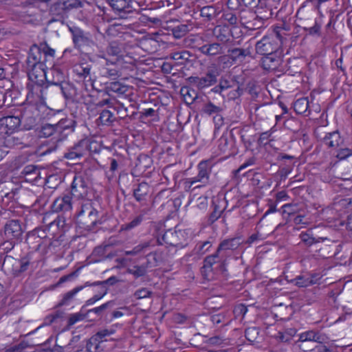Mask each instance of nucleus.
<instances>
[{"mask_svg":"<svg viewBox=\"0 0 352 352\" xmlns=\"http://www.w3.org/2000/svg\"><path fill=\"white\" fill-rule=\"evenodd\" d=\"M232 248V243H219L216 252L206 256L203 262V266L200 269V273L203 279L207 281L225 278L228 276V270L225 261L221 260L219 252L223 250Z\"/></svg>","mask_w":352,"mask_h":352,"instance_id":"nucleus-1","label":"nucleus"},{"mask_svg":"<svg viewBox=\"0 0 352 352\" xmlns=\"http://www.w3.org/2000/svg\"><path fill=\"white\" fill-rule=\"evenodd\" d=\"M43 65L27 67L29 82L27 83V99L31 102L43 99L45 89H47V72L46 69L42 67Z\"/></svg>","mask_w":352,"mask_h":352,"instance_id":"nucleus-2","label":"nucleus"},{"mask_svg":"<svg viewBox=\"0 0 352 352\" xmlns=\"http://www.w3.org/2000/svg\"><path fill=\"white\" fill-rule=\"evenodd\" d=\"M83 3L80 0H57L50 8V14L53 21L63 23L73 10L82 8Z\"/></svg>","mask_w":352,"mask_h":352,"instance_id":"nucleus-3","label":"nucleus"},{"mask_svg":"<svg viewBox=\"0 0 352 352\" xmlns=\"http://www.w3.org/2000/svg\"><path fill=\"white\" fill-rule=\"evenodd\" d=\"M98 217L99 212L94 207L93 203L87 200L82 204L78 213V222L83 228L91 230L97 223H102Z\"/></svg>","mask_w":352,"mask_h":352,"instance_id":"nucleus-4","label":"nucleus"},{"mask_svg":"<svg viewBox=\"0 0 352 352\" xmlns=\"http://www.w3.org/2000/svg\"><path fill=\"white\" fill-rule=\"evenodd\" d=\"M283 43V38L276 32L272 34L265 36L261 40L256 44V52L263 56L273 54L281 50L280 47Z\"/></svg>","mask_w":352,"mask_h":352,"instance_id":"nucleus-5","label":"nucleus"},{"mask_svg":"<svg viewBox=\"0 0 352 352\" xmlns=\"http://www.w3.org/2000/svg\"><path fill=\"white\" fill-rule=\"evenodd\" d=\"M283 58L284 55L282 50L273 54L264 56L261 60L262 67L265 70L278 71L286 73L289 71L287 63L290 61V59H287V63H285Z\"/></svg>","mask_w":352,"mask_h":352,"instance_id":"nucleus-6","label":"nucleus"},{"mask_svg":"<svg viewBox=\"0 0 352 352\" xmlns=\"http://www.w3.org/2000/svg\"><path fill=\"white\" fill-rule=\"evenodd\" d=\"M93 144L96 143L91 142L89 139H82L69 147L64 153L63 157L73 162L80 161L87 155L88 151H92Z\"/></svg>","mask_w":352,"mask_h":352,"instance_id":"nucleus-7","label":"nucleus"},{"mask_svg":"<svg viewBox=\"0 0 352 352\" xmlns=\"http://www.w3.org/2000/svg\"><path fill=\"white\" fill-rule=\"evenodd\" d=\"M112 9L122 19H126L128 14L136 11L140 4L137 0H107Z\"/></svg>","mask_w":352,"mask_h":352,"instance_id":"nucleus-8","label":"nucleus"},{"mask_svg":"<svg viewBox=\"0 0 352 352\" xmlns=\"http://www.w3.org/2000/svg\"><path fill=\"white\" fill-rule=\"evenodd\" d=\"M198 170L199 172L197 176L186 178L184 181L185 188L188 190L192 185L197 183H201V184L196 185L193 189L204 186L208 183L210 168L208 166V163L206 162H200L198 165Z\"/></svg>","mask_w":352,"mask_h":352,"instance_id":"nucleus-9","label":"nucleus"},{"mask_svg":"<svg viewBox=\"0 0 352 352\" xmlns=\"http://www.w3.org/2000/svg\"><path fill=\"white\" fill-rule=\"evenodd\" d=\"M219 72L217 68H210L204 76L190 77L189 80L198 89L202 90L216 84Z\"/></svg>","mask_w":352,"mask_h":352,"instance_id":"nucleus-10","label":"nucleus"},{"mask_svg":"<svg viewBox=\"0 0 352 352\" xmlns=\"http://www.w3.org/2000/svg\"><path fill=\"white\" fill-rule=\"evenodd\" d=\"M56 125L58 131L57 142H60L74 132L77 126V122L73 117H67L60 120Z\"/></svg>","mask_w":352,"mask_h":352,"instance_id":"nucleus-11","label":"nucleus"},{"mask_svg":"<svg viewBox=\"0 0 352 352\" xmlns=\"http://www.w3.org/2000/svg\"><path fill=\"white\" fill-rule=\"evenodd\" d=\"M116 329L113 328L104 329L98 331L87 342V352H99V345L101 342L107 341V338L113 335Z\"/></svg>","mask_w":352,"mask_h":352,"instance_id":"nucleus-12","label":"nucleus"},{"mask_svg":"<svg viewBox=\"0 0 352 352\" xmlns=\"http://www.w3.org/2000/svg\"><path fill=\"white\" fill-rule=\"evenodd\" d=\"M69 30L72 35V41L76 48H80L82 46H90L94 41L88 32L77 26H69Z\"/></svg>","mask_w":352,"mask_h":352,"instance_id":"nucleus-13","label":"nucleus"},{"mask_svg":"<svg viewBox=\"0 0 352 352\" xmlns=\"http://www.w3.org/2000/svg\"><path fill=\"white\" fill-rule=\"evenodd\" d=\"M197 51L208 58H215L221 56L225 52V48L221 43L214 41H207L197 46Z\"/></svg>","mask_w":352,"mask_h":352,"instance_id":"nucleus-14","label":"nucleus"},{"mask_svg":"<svg viewBox=\"0 0 352 352\" xmlns=\"http://www.w3.org/2000/svg\"><path fill=\"white\" fill-rule=\"evenodd\" d=\"M88 185L85 179L81 175L74 177L71 185L70 195L77 199L87 196L88 193Z\"/></svg>","mask_w":352,"mask_h":352,"instance_id":"nucleus-15","label":"nucleus"},{"mask_svg":"<svg viewBox=\"0 0 352 352\" xmlns=\"http://www.w3.org/2000/svg\"><path fill=\"white\" fill-rule=\"evenodd\" d=\"M277 332L272 335V338L278 343L289 342L296 336L297 329L294 327H282L280 323L276 324Z\"/></svg>","mask_w":352,"mask_h":352,"instance_id":"nucleus-16","label":"nucleus"},{"mask_svg":"<svg viewBox=\"0 0 352 352\" xmlns=\"http://www.w3.org/2000/svg\"><path fill=\"white\" fill-rule=\"evenodd\" d=\"M23 234L21 223L19 220L12 219L6 222L4 226V234L6 240L4 242L10 241L19 240Z\"/></svg>","mask_w":352,"mask_h":352,"instance_id":"nucleus-17","label":"nucleus"},{"mask_svg":"<svg viewBox=\"0 0 352 352\" xmlns=\"http://www.w3.org/2000/svg\"><path fill=\"white\" fill-rule=\"evenodd\" d=\"M30 137L28 134L22 133H14L8 135L5 139V142L8 147H20L28 146L30 144Z\"/></svg>","mask_w":352,"mask_h":352,"instance_id":"nucleus-18","label":"nucleus"},{"mask_svg":"<svg viewBox=\"0 0 352 352\" xmlns=\"http://www.w3.org/2000/svg\"><path fill=\"white\" fill-rule=\"evenodd\" d=\"M250 54L248 49L240 47H230L227 51V57L232 64H240L243 63L246 56Z\"/></svg>","mask_w":352,"mask_h":352,"instance_id":"nucleus-19","label":"nucleus"},{"mask_svg":"<svg viewBox=\"0 0 352 352\" xmlns=\"http://www.w3.org/2000/svg\"><path fill=\"white\" fill-rule=\"evenodd\" d=\"M212 35L216 39L214 42L221 43L223 46L231 42L230 30L228 26L217 25L212 30Z\"/></svg>","mask_w":352,"mask_h":352,"instance_id":"nucleus-20","label":"nucleus"},{"mask_svg":"<svg viewBox=\"0 0 352 352\" xmlns=\"http://www.w3.org/2000/svg\"><path fill=\"white\" fill-rule=\"evenodd\" d=\"M71 209L72 196L69 195L56 198L52 205V210L55 212L69 211Z\"/></svg>","mask_w":352,"mask_h":352,"instance_id":"nucleus-21","label":"nucleus"},{"mask_svg":"<svg viewBox=\"0 0 352 352\" xmlns=\"http://www.w3.org/2000/svg\"><path fill=\"white\" fill-rule=\"evenodd\" d=\"M8 261H11L12 263V272L13 274H14L15 276H18L21 273L25 272L28 270L30 265L29 261L26 258L15 260L12 258H8L5 260L3 265L1 267L2 270L4 269L5 265Z\"/></svg>","mask_w":352,"mask_h":352,"instance_id":"nucleus-22","label":"nucleus"},{"mask_svg":"<svg viewBox=\"0 0 352 352\" xmlns=\"http://www.w3.org/2000/svg\"><path fill=\"white\" fill-rule=\"evenodd\" d=\"M318 339H319V335L314 331H307L302 332L299 336L298 346L299 349L304 352L311 351H312V349H305L304 344L307 342H316Z\"/></svg>","mask_w":352,"mask_h":352,"instance_id":"nucleus-23","label":"nucleus"},{"mask_svg":"<svg viewBox=\"0 0 352 352\" xmlns=\"http://www.w3.org/2000/svg\"><path fill=\"white\" fill-rule=\"evenodd\" d=\"M153 235L156 239V242H166L167 240L173 241L175 239V234L170 229L166 230L164 226L156 227Z\"/></svg>","mask_w":352,"mask_h":352,"instance_id":"nucleus-24","label":"nucleus"},{"mask_svg":"<svg viewBox=\"0 0 352 352\" xmlns=\"http://www.w3.org/2000/svg\"><path fill=\"white\" fill-rule=\"evenodd\" d=\"M50 73L52 75V79L47 76L45 83L47 85V87L49 85H54L60 87L61 84L66 82L65 76L60 68L52 67L50 68Z\"/></svg>","mask_w":352,"mask_h":352,"instance_id":"nucleus-25","label":"nucleus"},{"mask_svg":"<svg viewBox=\"0 0 352 352\" xmlns=\"http://www.w3.org/2000/svg\"><path fill=\"white\" fill-rule=\"evenodd\" d=\"M20 113L16 116H8L0 118V124L8 130L14 131L21 125Z\"/></svg>","mask_w":352,"mask_h":352,"instance_id":"nucleus-26","label":"nucleus"},{"mask_svg":"<svg viewBox=\"0 0 352 352\" xmlns=\"http://www.w3.org/2000/svg\"><path fill=\"white\" fill-rule=\"evenodd\" d=\"M41 50L39 45H33L30 50L27 58V67L42 65L41 60Z\"/></svg>","mask_w":352,"mask_h":352,"instance_id":"nucleus-27","label":"nucleus"},{"mask_svg":"<svg viewBox=\"0 0 352 352\" xmlns=\"http://www.w3.org/2000/svg\"><path fill=\"white\" fill-rule=\"evenodd\" d=\"M104 59L106 60V65L101 69L102 76L111 79H116L120 76L118 67L116 65V62L113 60H109L107 58Z\"/></svg>","mask_w":352,"mask_h":352,"instance_id":"nucleus-28","label":"nucleus"},{"mask_svg":"<svg viewBox=\"0 0 352 352\" xmlns=\"http://www.w3.org/2000/svg\"><path fill=\"white\" fill-rule=\"evenodd\" d=\"M220 12L219 8L214 5L206 6L200 9V15L206 21L214 20Z\"/></svg>","mask_w":352,"mask_h":352,"instance_id":"nucleus-29","label":"nucleus"},{"mask_svg":"<svg viewBox=\"0 0 352 352\" xmlns=\"http://www.w3.org/2000/svg\"><path fill=\"white\" fill-rule=\"evenodd\" d=\"M61 93L66 100L74 102L76 100L77 89L69 82H65L60 86Z\"/></svg>","mask_w":352,"mask_h":352,"instance_id":"nucleus-30","label":"nucleus"},{"mask_svg":"<svg viewBox=\"0 0 352 352\" xmlns=\"http://www.w3.org/2000/svg\"><path fill=\"white\" fill-rule=\"evenodd\" d=\"M324 143L330 148H336L339 146L342 142L340 134L338 131H335L331 133H328L323 138Z\"/></svg>","mask_w":352,"mask_h":352,"instance_id":"nucleus-31","label":"nucleus"},{"mask_svg":"<svg viewBox=\"0 0 352 352\" xmlns=\"http://www.w3.org/2000/svg\"><path fill=\"white\" fill-rule=\"evenodd\" d=\"M105 90L108 93L109 95L111 93H115L118 95L125 94L128 90L129 87L123 85L119 81H113L109 83H106Z\"/></svg>","mask_w":352,"mask_h":352,"instance_id":"nucleus-32","label":"nucleus"},{"mask_svg":"<svg viewBox=\"0 0 352 352\" xmlns=\"http://www.w3.org/2000/svg\"><path fill=\"white\" fill-rule=\"evenodd\" d=\"M150 190V186L148 183L142 182L139 183L136 188L133 189V197L138 202H141L146 199V195Z\"/></svg>","mask_w":352,"mask_h":352,"instance_id":"nucleus-33","label":"nucleus"},{"mask_svg":"<svg viewBox=\"0 0 352 352\" xmlns=\"http://www.w3.org/2000/svg\"><path fill=\"white\" fill-rule=\"evenodd\" d=\"M39 170L38 168L33 164L25 166L21 172V176L23 177L26 182H32L38 177Z\"/></svg>","mask_w":352,"mask_h":352,"instance_id":"nucleus-34","label":"nucleus"},{"mask_svg":"<svg viewBox=\"0 0 352 352\" xmlns=\"http://www.w3.org/2000/svg\"><path fill=\"white\" fill-rule=\"evenodd\" d=\"M256 6L257 8L254 14L256 15L258 19L267 21L272 17L274 14L273 8H271L269 6H265L264 2L261 1V3Z\"/></svg>","mask_w":352,"mask_h":352,"instance_id":"nucleus-35","label":"nucleus"},{"mask_svg":"<svg viewBox=\"0 0 352 352\" xmlns=\"http://www.w3.org/2000/svg\"><path fill=\"white\" fill-rule=\"evenodd\" d=\"M192 57V55L186 50H183L181 52H176L170 54V58L175 60V65H186V63H190V58Z\"/></svg>","mask_w":352,"mask_h":352,"instance_id":"nucleus-36","label":"nucleus"},{"mask_svg":"<svg viewBox=\"0 0 352 352\" xmlns=\"http://www.w3.org/2000/svg\"><path fill=\"white\" fill-rule=\"evenodd\" d=\"M146 209L142 210L140 214L133 217L129 222L123 224L121 227V230H130L139 226L144 219V216L146 214Z\"/></svg>","mask_w":352,"mask_h":352,"instance_id":"nucleus-37","label":"nucleus"},{"mask_svg":"<svg viewBox=\"0 0 352 352\" xmlns=\"http://www.w3.org/2000/svg\"><path fill=\"white\" fill-rule=\"evenodd\" d=\"M206 343L210 346L223 348L229 345L230 340L222 336H214L208 338Z\"/></svg>","mask_w":352,"mask_h":352,"instance_id":"nucleus-38","label":"nucleus"},{"mask_svg":"<svg viewBox=\"0 0 352 352\" xmlns=\"http://www.w3.org/2000/svg\"><path fill=\"white\" fill-rule=\"evenodd\" d=\"M153 163L151 157L145 154H140L135 163V167L142 172L146 171L151 168Z\"/></svg>","mask_w":352,"mask_h":352,"instance_id":"nucleus-39","label":"nucleus"},{"mask_svg":"<svg viewBox=\"0 0 352 352\" xmlns=\"http://www.w3.org/2000/svg\"><path fill=\"white\" fill-rule=\"evenodd\" d=\"M40 134L41 137L48 138L54 135V139L57 142L58 131L56 130V125L52 124H44L41 129Z\"/></svg>","mask_w":352,"mask_h":352,"instance_id":"nucleus-40","label":"nucleus"},{"mask_svg":"<svg viewBox=\"0 0 352 352\" xmlns=\"http://www.w3.org/2000/svg\"><path fill=\"white\" fill-rule=\"evenodd\" d=\"M180 93L187 104H192L197 97V92L189 87H182Z\"/></svg>","mask_w":352,"mask_h":352,"instance_id":"nucleus-41","label":"nucleus"},{"mask_svg":"<svg viewBox=\"0 0 352 352\" xmlns=\"http://www.w3.org/2000/svg\"><path fill=\"white\" fill-rule=\"evenodd\" d=\"M116 120L113 113L110 111L104 109L102 110L100 114L99 118L97 119L98 124L110 125Z\"/></svg>","mask_w":352,"mask_h":352,"instance_id":"nucleus-42","label":"nucleus"},{"mask_svg":"<svg viewBox=\"0 0 352 352\" xmlns=\"http://www.w3.org/2000/svg\"><path fill=\"white\" fill-rule=\"evenodd\" d=\"M309 109V100L307 98H301L294 103V110L298 114L305 113Z\"/></svg>","mask_w":352,"mask_h":352,"instance_id":"nucleus-43","label":"nucleus"},{"mask_svg":"<svg viewBox=\"0 0 352 352\" xmlns=\"http://www.w3.org/2000/svg\"><path fill=\"white\" fill-rule=\"evenodd\" d=\"M305 36H311L314 37H320L321 36V24L315 20V23L311 27H303Z\"/></svg>","mask_w":352,"mask_h":352,"instance_id":"nucleus-44","label":"nucleus"},{"mask_svg":"<svg viewBox=\"0 0 352 352\" xmlns=\"http://www.w3.org/2000/svg\"><path fill=\"white\" fill-rule=\"evenodd\" d=\"M74 70L76 73V75H78L79 77L83 78L84 79H86L87 78H90L91 65H87L85 63H81L77 65Z\"/></svg>","mask_w":352,"mask_h":352,"instance_id":"nucleus-45","label":"nucleus"},{"mask_svg":"<svg viewBox=\"0 0 352 352\" xmlns=\"http://www.w3.org/2000/svg\"><path fill=\"white\" fill-rule=\"evenodd\" d=\"M190 31L189 25L179 24L171 29L172 34L175 38H181Z\"/></svg>","mask_w":352,"mask_h":352,"instance_id":"nucleus-46","label":"nucleus"},{"mask_svg":"<svg viewBox=\"0 0 352 352\" xmlns=\"http://www.w3.org/2000/svg\"><path fill=\"white\" fill-rule=\"evenodd\" d=\"M21 118L22 120L21 125L22 129L25 130H30L32 129L35 126L36 119L35 117L32 116H27L25 114H22L21 112H19Z\"/></svg>","mask_w":352,"mask_h":352,"instance_id":"nucleus-47","label":"nucleus"},{"mask_svg":"<svg viewBox=\"0 0 352 352\" xmlns=\"http://www.w3.org/2000/svg\"><path fill=\"white\" fill-rule=\"evenodd\" d=\"M106 52L108 55L119 56L122 54V46L118 41H112L107 47Z\"/></svg>","mask_w":352,"mask_h":352,"instance_id":"nucleus-48","label":"nucleus"},{"mask_svg":"<svg viewBox=\"0 0 352 352\" xmlns=\"http://www.w3.org/2000/svg\"><path fill=\"white\" fill-rule=\"evenodd\" d=\"M309 274V280H311V285H320L322 283V278L326 275L325 270H318Z\"/></svg>","mask_w":352,"mask_h":352,"instance_id":"nucleus-49","label":"nucleus"},{"mask_svg":"<svg viewBox=\"0 0 352 352\" xmlns=\"http://www.w3.org/2000/svg\"><path fill=\"white\" fill-rule=\"evenodd\" d=\"M223 111V109L221 107L217 106L214 104L212 102L209 101L206 104H205L202 108V111L211 116L212 114H218Z\"/></svg>","mask_w":352,"mask_h":352,"instance_id":"nucleus-50","label":"nucleus"},{"mask_svg":"<svg viewBox=\"0 0 352 352\" xmlns=\"http://www.w3.org/2000/svg\"><path fill=\"white\" fill-rule=\"evenodd\" d=\"M313 231L311 230H307L305 233L300 234V238L302 242H319V240L325 241L328 240L327 237H318L316 238L313 236Z\"/></svg>","mask_w":352,"mask_h":352,"instance_id":"nucleus-51","label":"nucleus"},{"mask_svg":"<svg viewBox=\"0 0 352 352\" xmlns=\"http://www.w3.org/2000/svg\"><path fill=\"white\" fill-rule=\"evenodd\" d=\"M295 284L299 287H307L311 285V280H309V274L300 275L294 279Z\"/></svg>","mask_w":352,"mask_h":352,"instance_id":"nucleus-52","label":"nucleus"},{"mask_svg":"<svg viewBox=\"0 0 352 352\" xmlns=\"http://www.w3.org/2000/svg\"><path fill=\"white\" fill-rule=\"evenodd\" d=\"M62 316V314L59 311H55L46 316L43 320V324L41 326H50L56 321L57 319Z\"/></svg>","mask_w":352,"mask_h":352,"instance_id":"nucleus-53","label":"nucleus"},{"mask_svg":"<svg viewBox=\"0 0 352 352\" xmlns=\"http://www.w3.org/2000/svg\"><path fill=\"white\" fill-rule=\"evenodd\" d=\"M266 21L265 20H261L256 17V15L254 14V18L252 20L249 21L247 22L248 23V28L250 29H260L261 28L263 27L264 23Z\"/></svg>","mask_w":352,"mask_h":352,"instance_id":"nucleus-54","label":"nucleus"},{"mask_svg":"<svg viewBox=\"0 0 352 352\" xmlns=\"http://www.w3.org/2000/svg\"><path fill=\"white\" fill-rule=\"evenodd\" d=\"M42 54L48 55L51 61L54 60L55 50L51 48L45 42L39 45Z\"/></svg>","mask_w":352,"mask_h":352,"instance_id":"nucleus-55","label":"nucleus"},{"mask_svg":"<svg viewBox=\"0 0 352 352\" xmlns=\"http://www.w3.org/2000/svg\"><path fill=\"white\" fill-rule=\"evenodd\" d=\"M127 273L133 275L135 278H139L144 276L146 270L142 266L135 265L133 268H129Z\"/></svg>","mask_w":352,"mask_h":352,"instance_id":"nucleus-56","label":"nucleus"},{"mask_svg":"<svg viewBox=\"0 0 352 352\" xmlns=\"http://www.w3.org/2000/svg\"><path fill=\"white\" fill-rule=\"evenodd\" d=\"M149 243H140L132 250H125L124 255L136 256L138 255L145 248L148 246Z\"/></svg>","mask_w":352,"mask_h":352,"instance_id":"nucleus-57","label":"nucleus"},{"mask_svg":"<svg viewBox=\"0 0 352 352\" xmlns=\"http://www.w3.org/2000/svg\"><path fill=\"white\" fill-rule=\"evenodd\" d=\"M222 18L224 21H228L230 25H236L238 19L236 15L232 12H226L223 13Z\"/></svg>","mask_w":352,"mask_h":352,"instance_id":"nucleus-58","label":"nucleus"},{"mask_svg":"<svg viewBox=\"0 0 352 352\" xmlns=\"http://www.w3.org/2000/svg\"><path fill=\"white\" fill-rule=\"evenodd\" d=\"M285 126L291 131H298L300 126V122L295 118L288 119L285 122Z\"/></svg>","mask_w":352,"mask_h":352,"instance_id":"nucleus-59","label":"nucleus"},{"mask_svg":"<svg viewBox=\"0 0 352 352\" xmlns=\"http://www.w3.org/2000/svg\"><path fill=\"white\" fill-rule=\"evenodd\" d=\"M258 334V331L255 327H249L245 331V336L246 339L250 342L254 341L256 335Z\"/></svg>","mask_w":352,"mask_h":352,"instance_id":"nucleus-60","label":"nucleus"},{"mask_svg":"<svg viewBox=\"0 0 352 352\" xmlns=\"http://www.w3.org/2000/svg\"><path fill=\"white\" fill-rule=\"evenodd\" d=\"M210 320L214 325H223L226 323V316L223 314H213L210 317Z\"/></svg>","mask_w":352,"mask_h":352,"instance_id":"nucleus-61","label":"nucleus"},{"mask_svg":"<svg viewBox=\"0 0 352 352\" xmlns=\"http://www.w3.org/2000/svg\"><path fill=\"white\" fill-rule=\"evenodd\" d=\"M140 119L142 120H145L147 118H154L157 116L156 111L152 108L144 109L140 112Z\"/></svg>","mask_w":352,"mask_h":352,"instance_id":"nucleus-62","label":"nucleus"},{"mask_svg":"<svg viewBox=\"0 0 352 352\" xmlns=\"http://www.w3.org/2000/svg\"><path fill=\"white\" fill-rule=\"evenodd\" d=\"M248 311V307L245 305L239 304L234 307L233 311L236 316L244 317Z\"/></svg>","mask_w":352,"mask_h":352,"instance_id":"nucleus-63","label":"nucleus"},{"mask_svg":"<svg viewBox=\"0 0 352 352\" xmlns=\"http://www.w3.org/2000/svg\"><path fill=\"white\" fill-rule=\"evenodd\" d=\"M25 347L23 342H20L18 344L6 348L3 352H23Z\"/></svg>","mask_w":352,"mask_h":352,"instance_id":"nucleus-64","label":"nucleus"}]
</instances>
